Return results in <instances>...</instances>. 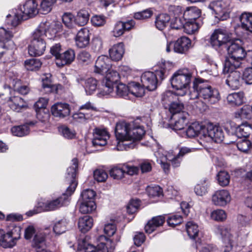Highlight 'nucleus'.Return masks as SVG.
<instances>
[{"instance_id": "f257e3e1", "label": "nucleus", "mask_w": 252, "mask_h": 252, "mask_svg": "<svg viewBox=\"0 0 252 252\" xmlns=\"http://www.w3.org/2000/svg\"><path fill=\"white\" fill-rule=\"evenodd\" d=\"M62 25L60 23H50L43 21L33 32L31 44L29 46V53L31 56L42 55L46 49L45 37L54 38L58 32L62 30Z\"/></svg>"}, {"instance_id": "f03ea898", "label": "nucleus", "mask_w": 252, "mask_h": 252, "mask_svg": "<svg viewBox=\"0 0 252 252\" xmlns=\"http://www.w3.org/2000/svg\"><path fill=\"white\" fill-rule=\"evenodd\" d=\"M145 134L142 126L135 125L134 122L128 123L120 122L116 124L115 135L119 141L118 142V150L134 148L136 142L140 140Z\"/></svg>"}, {"instance_id": "7ed1b4c3", "label": "nucleus", "mask_w": 252, "mask_h": 252, "mask_svg": "<svg viewBox=\"0 0 252 252\" xmlns=\"http://www.w3.org/2000/svg\"><path fill=\"white\" fill-rule=\"evenodd\" d=\"M78 162L77 159L74 158L71 161V165L67 169L66 180L69 186L66 189V192L57 198L39 203V207L43 211H54L66 205L68 202V196L73 193L77 185L75 178Z\"/></svg>"}, {"instance_id": "20e7f679", "label": "nucleus", "mask_w": 252, "mask_h": 252, "mask_svg": "<svg viewBox=\"0 0 252 252\" xmlns=\"http://www.w3.org/2000/svg\"><path fill=\"white\" fill-rule=\"evenodd\" d=\"M189 96L191 99L201 98L210 104L216 103L220 98L218 90L201 79H195L193 81L192 90L189 93Z\"/></svg>"}, {"instance_id": "39448f33", "label": "nucleus", "mask_w": 252, "mask_h": 252, "mask_svg": "<svg viewBox=\"0 0 252 252\" xmlns=\"http://www.w3.org/2000/svg\"><path fill=\"white\" fill-rule=\"evenodd\" d=\"M227 52L228 58L224 63L225 67L231 70L240 67L246 55L244 48L238 43L233 42L228 46Z\"/></svg>"}, {"instance_id": "423d86ee", "label": "nucleus", "mask_w": 252, "mask_h": 252, "mask_svg": "<svg viewBox=\"0 0 252 252\" xmlns=\"http://www.w3.org/2000/svg\"><path fill=\"white\" fill-rule=\"evenodd\" d=\"M169 74V70L166 68V65L163 63L161 65L159 70L155 72L146 71L142 74L141 81L143 87L149 91H154L157 87L158 80H162Z\"/></svg>"}, {"instance_id": "0eeeda50", "label": "nucleus", "mask_w": 252, "mask_h": 252, "mask_svg": "<svg viewBox=\"0 0 252 252\" xmlns=\"http://www.w3.org/2000/svg\"><path fill=\"white\" fill-rule=\"evenodd\" d=\"M192 74L188 69H184L176 71L170 79L172 87L180 91L177 93L178 95L186 94L191 81Z\"/></svg>"}, {"instance_id": "6e6552de", "label": "nucleus", "mask_w": 252, "mask_h": 252, "mask_svg": "<svg viewBox=\"0 0 252 252\" xmlns=\"http://www.w3.org/2000/svg\"><path fill=\"white\" fill-rule=\"evenodd\" d=\"M38 3L35 0H28L21 5L14 13V18L11 22L13 27L17 26L21 20H25L38 13Z\"/></svg>"}, {"instance_id": "1a4fd4ad", "label": "nucleus", "mask_w": 252, "mask_h": 252, "mask_svg": "<svg viewBox=\"0 0 252 252\" xmlns=\"http://www.w3.org/2000/svg\"><path fill=\"white\" fill-rule=\"evenodd\" d=\"M209 8L216 15V17L220 20L229 18L232 6L231 0H220L211 2Z\"/></svg>"}, {"instance_id": "9d476101", "label": "nucleus", "mask_w": 252, "mask_h": 252, "mask_svg": "<svg viewBox=\"0 0 252 252\" xmlns=\"http://www.w3.org/2000/svg\"><path fill=\"white\" fill-rule=\"evenodd\" d=\"M203 140L207 142L214 141L216 143L221 142L224 139V133L221 127L213 125H208L205 126L202 131Z\"/></svg>"}, {"instance_id": "9b49d317", "label": "nucleus", "mask_w": 252, "mask_h": 252, "mask_svg": "<svg viewBox=\"0 0 252 252\" xmlns=\"http://www.w3.org/2000/svg\"><path fill=\"white\" fill-rule=\"evenodd\" d=\"M228 32L225 29L216 30L210 38L211 45L215 49H218L225 44L229 40Z\"/></svg>"}, {"instance_id": "f8f14e48", "label": "nucleus", "mask_w": 252, "mask_h": 252, "mask_svg": "<svg viewBox=\"0 0 252 252\" xmlns=\"http://www.w3.org/2000/svg\"><path fill=\"white\" fill-rule=\"evenodd\" d=\"M231 200L230 192L226 189L216 191L212 196V203L215 206L224 207L229 204Z\"/></svg>"}, {"instance_id": "ddd939ff", "label": "nucleus", "mask_w": 252, "mask_h": 252, "mask_svg": "<svg viewBox=\"0 0 252 252\" xmlns=\"http://www.w3.org/2000/svg\"><path fill=\"white\" fill-rule=\"evenodd\" d=\"M93 135L92 145L94 147L98 149L106 145L109 135L105 129L96 128L94 129Z\"/></svg>"}, {"instance_id": "4468645a", "label": "nucleus", "mask_w": 252, "mask_h": 252, "mask_svg": "<svg viewBox=\"0 0 252 252\" xmlns=\"http://www.w3.org/2000/svg\"><path fill=\"white\" fill-rule=\"evenodd\" d=\"M19 231V228H15L6 234H3L2 230H0V245L3 248H12L15 245L19 236H15L13 231Z\"/></svg>"}, {"instance_id": "2eb2a0df", "label": "nucleus", "mask_w": 252, "mask_h": 252, "mask_svg": "<svg viewBox=\"0 0 252 252\" xmlns=\"http://www.w3.org/2000/svg\"><path fill=\"white\" fill-rule=\"evenodd\" d=\"M233 70H227L224 65V71L230 72L226 80V84L233 90L238 89L241 86V74L239 71Z\"/></svg>"}, {"instance_id": "dca6fc26", "label": "nucleus", "mask_w": 252, "mask_h": 252, "mask_svg": "<svg viewBox=\"0 0 252 252\" xmlns=\"http://www.w3.org/2000/svg\"><path fill=\"white\" fill-rule=\"evenodd\" d=\"M51 111L55 117L63 118L70 114V108L67 103H56L52 106Z\"/></svg>"}, {"instance_id": "f3484780", "label": "nucleus", "mask_w": 252, "mask_h": 252, "mask_svg": "<svg viewBox=\"0 0 252 252\" xmlns=\"http://www.w3.org/2000/svg\"><path fill=\"white\" fill-rule=\"evenodd\" d=\"M110 60L106 56H100L97 59L95 63L94 72L101 74H104L111 67Z\"/></svg>"}, {"instance_id": "a211bd4d", "label": "nucleus", "mask_w": 252, "mask_h": 252, "mask_svg": "<svg viewBox=\"0 0 252 252\" xmlns=\"http://www.w3.org/2000/svg\"><path fill=\"white\" fill-rule=\"evenodd\" d=\"M215 232L221 238L224 243L230 246L229 247H228V250L229 248H231L233 236L231 233L230 229L228 227L223 225L217 226L216 228Z\"/></svg>"}, {"instance_id": "6ab92c4d", "label": "nucleus", "mask_w": 252, "mask_h": 252, "mask_svg": "<svg viewBox=\"0 0 252 252\" xmlns=\"http://www.w3.org/2000/svg\"><path fill=\"white\" fill-rule=\"evenodd\" d=\"M48 99L45 97L40 98L34 104V107L37 112V118L42 122L46 121L49 117L48 113L44 112L46 107Z\"/></svg>"}, {"instance_id": "aec40b11", "label": "nucleus", "mask_w": 252, "mask_h": 252, "mask_svg": "<svg viewBox=\"0 0 252 252\" xmlns=\"http://www.w3.org/2000/svg\"><path fill=\"white\" fill-rule=\"evenodd\" d=\"M75 43L79 48L86 47L90 42V31L86 28L81 29L77 32L75 38Z\"/></svg>"}, {"instance_id": "412c9836", "label": "nucleus", "mask_w": 252, "mask_h": 252, "mask_svg": "<svg viewBox=\"0 0 252 252\" xmlns=\"http://www.w3.org/2000/svg\"><path fill=\"white\" fill-rule=\"evenodd\" d=\"M190 47V40L185 36L180 37L174 42V51L176 53H186Z\"/></svg>"}, {"instance_id": "4be33fe9", "label": "nucleus", "mask_w": 252, "mask_h": 252, "mask_svg": "<svg viewBox=\"0 0 252 252\" xmlns=\"http://www.w3.org/2000/svg\"><path fill=\"white\" fill-rule=\"evenodd\" d=\"M12 36L11 32L2 27L0 28V47L8 49L12 46L13 43L11 41Z\"/></svg>"}, {"instance_id": "5701e85b", "label": "nucleus", "mask_w": 252, "mask_h": 252, "mask_svg": "<svg viewBox=\"0 0 252 252\" xmlns=\"http://www.w3.org/2000/svg\"><path fill=\"white\" fill-rule=\"evenodd\" d=\"M125 53V46L123 43L114 45L109 50V56L111 60L115 61L121 60Z\"/></svg>"}, {"instance_id": "b1692460", "label": "nucleus", "mask_w": 252, "mask_h": 252, "mask_svg": "<svg viewBox=\"0 0 252 252\" xmlns=\"http://www.w3.org/2000/svg\"><path fill=\"white\" fill-rule=\"evenodd\" d=\"M165 221V217L163 216H158L153 217L149 220L145 226V232L150 234L152 233L158 227L162 225Z\"/></svg>"}, {"instance_id": "393cba45", "label": "nucleus", "mask_w": 252, "mask_h": 252, "mask_svg": "<svg viewBox=\"0 0 252 252\" xmlns=\"http://www.w3.org/2000/svg\"><path fill=\"white\" fill-rule=\"evenodd\" d=\"M188 114L185 112H182L177 116L172 117L175 120L174 124H172V126L174 130H179L184 129L188 123L187 117Z\"/></svg>"}, {"instance_id": "a878e982", "label": "nucleus", "mask_w": 252, "mask_h": 252, "mask_svg": "<svg viewBox=\"0 0 252 252\" xmlns=\"http://www.w3.org/2000/svg\"><path fill=\"white\" fill-rule=\"evenodd\" d=\"M75 54L73 50L69 49L61 55L59 59L56 61V64L61 67L65 64H70L75 59Z\"/></svg>"}, {"instance_id": "bb28decb", "label": "nucleus", "mask_w": 252, "mask_h": 252, "mask_svg": "<svg viewBox=\"0 0 252 252\" xmlns=\"http://www.w3.org/2000/svg\"><path fill=\"white\" fill-rule=\"evenodd\" d=\"M184 30L188 34H191L197 32L199 28L203 25L202 19H198L197 21H185Z\"/></svg>"}, {"instance_id": "cd10ccee", "label": "nucleus", "mask_w": 252, "mask_h": 252, "mask_svg": "<svg viewBox=\"0 0 252 252\" xmlns=\"http://www.w3.org/2000/svg\"><path fill=\"white\" fill-rule=\"evenodd\" d=\"M205 126L198 124L193 123L190 125L186 131V135L188 137L192 138L199 135L200 138L203 139L202 131H204Z\"/></svg>"}, {"instance_id": "c85d7f7f", "label": "nucleus", "mask_w": 252, "mask_h": 252, "mask_svg": "<svg viewBox=\"0 0 252 252\" xmlns=\"http://www.w3.org/2000/svg\"><path fill=\"white\" fill-rule=\"evenodd\" d=\"M201 10L196 7H188L184 11L183 18L184 21H197L198 19H202L200 17Z\"/></svg>"}, {"instance_id": "c756f323", "label": "nucleus", "mask_w": 252, "mask_h": 252, "mask_svg": "<svg viewBox=\"0 0 252 252\" xmlns=\"http://www.w3.org/2000/svg\"><path fill=\"white\" fill-rule=\"evenodd\" d=\"M90 13L89 10L87 9L83 8L77 12L74 19V22L80 26H84L88 23Z\"/></svg>"}, {"instance_id": "7c9ffc66", "label": "nucleus", "mask_w": 252, "mask_h": 252, "mask_svg": "<svg viewBox=\"0 0 252 252\" xmlns=\"http://www.w3.org/2000/svg\"><path fill=\"white\" fill-rule=\"evenodd\" d=\"M93 225V219L89 216L81 217L78 220V226L83 233L88 231Z\"/></svg>"}, {"instance_id": "2f4dec72", "label": "nucleus", "mask_w": 252, "mask_h": 252, "mask_svg": "<svg viewBox=\"0 0 252 252\" xmlns=\"http://www.w3.org/2000/svg\"><path fill=\"white\" fill-rule=\"evenodd\" d=\"M243 29L252 33V13L244 12L240 18Z\"/></svg>"}, {"instance_id": "473e14b6", "label": "nucleus", "mask_w": 252, "mask_h": 252, "mask_svg": "<svg viewBox=\"0 0 252 252\" xmlns=\"http://www.w3.org/2000/svg\"><path fill=\"white\" fill-rule=\"evenodd\" d=\"M32 246L36 252H51L45 249V238L42 234H36L33 239Z\"/></svg>"}, {"instance_id": "72a5a7b5", "label": "nucleus", "mask_w": 252, "mask_h": 252, "mask_svg": "<svg viewBox=\"0 0 252 252\" xmlns=\"http://www.w3.org/2000/svg\"><path fill=\"white\" fill-rule=\"evenodd\" d=\"M99 240L101 242L97 245L95 252H108V247L112 249L114 248L115 246L112 245L113 242L109 238L101 235L99 237Z\"/></svg>"}, {"instance_id": "f704fd0d", "label": "nucleus", "mask_w": 252, "mask_h": 252, "mask_svg": "<svg viewBox=\"0 0 252 252\" xmlns=\"http://www.w3.org/2000/svg\"><path fill=\"white\" fill-rule=\"evenodd\" d=\"M237 119H251L252 118V108L251 105H245L234 113Z\"/></svg>"}, {"instance_id": "c9c22d12", "label": "nucleus", "mask_w": 252, "mask_h": 252, "mask_svg": "<svg viewBox=\"0 0 252 252\" xmlns=\"http://www.w3.org/2000/svg\"><path fill=\"white\" fill-rule=\"evenodd\" d=\"M244 94L243 92L229 94L227 97L228 103L231 105H240L244 101Z\"/></svg>"}, {"instance_id": "e433bc0d", "label": "nucleus", "mask_w": 252, "mask_h": 252, "mask_svg": "<svg viewBox=\"0 0 252 252\" xmlns=\"http://www.w3.org/2000/svg\"><path fill=\"white\" fill-rule=\"evenodd\" d=\"M170 20L169 15L165 13L160 14L156 18L155 26L158 30L162 31L166 28Z\"/></svg>"}, {"instance_id": "4c0bfd02", "label": "nucleus", "mask_w": 252, "mask_h": 252, "mask_svg": "<svg viewBox=\"0 0 252 252\" xmlns=\"http://www.w3.org/2000/svg\"><path fill=\"white\" fill-rule=\"evenodd\" d=\"M51 76L50 74H47L44 75L42 77V88L46 93L57 92L56 86L52 83Z\"/></svg>"}, {"instance_id": "58836bf2", "label": "nucleus", "mask_w": 252, "mask_h": 252, "mask_svg": "<svg viewBox=\"0 0 252 252\" xmlns=\"http://www.w3.org/2000/svg\"><path fill=\"white\" fill-rule=\"evenodd\" d=\"M129 94L136 97H141L145 93L143 86H141L139 83L132 82L129 84Z\"/></svg>"}, {"instance_id": "ea45409f", "label": "nucleus", "mask_w": 252, "mask_h": 252, "mask_svg": "<svg viewBox=\"0 0 252 252\" xmlns=\"http://www.w3.org/2000/svg\"><path fill=\"white\" fill-rule=\"evenodd\" d=\"M252 130L251 126L248 123H244L236 128L235 133L238 137L246 138L249 136Z\"/></svg>"}, {"instance_id": "a19ab883", "label": "nucleus", "mask_w": 252, "mask_h": 252, "mask_svg": "<svg viewBox=\"0 0 252 252\" xmlns=\"http://www.w3.org/2000/svg\"><path fill=\"white\" fill-rule=\"evenodd\" d=\"M96 208L94 201L83 200L80 205L79 211L82 214H88L92 212Z\"/></svg>"}, {"instance_id": "79ce46f5", "label": "nucleus", "mask_w": 252, "mask_h": 252, "mask_svg": "<svg viewBox=\"0 0 252 252\" xmlns=\"http://www.w3.org/2000/svg\"><path fill=\"white\" fill-rule=\"evenodd\" d=\"M97 81L93 78H89L85 81L84 88L88 95L93 94L97 89Z\"/></svg>"}, {"instance_id": "37998d69", "label": "nucleus", "mask_w": 252, "mask_h": 252, "mask_svg": "<svg viewBox=\"0 0 252 252\" xmlns=\"http://www.w3.org/2000/svg\"><path fill=\"white\" fill-rule=\"evenodd\" d=\"M186 231L190 239H195L199 233L198 226L192 221H189L186 224Z\"/></svg>"}, {"instance_id": "c03bdc74", "label": "nucleus", "mask_w": 252, "mask_h": 252, "mask_svg": "<svg viewBox=\"0 0 252 252\" xmlns=\"http://www.w3.org/2000/svg\"><path fill=\"white\" fill-rule=\"evenodd\" d=\"M105 75V79L103 80L105 82L109 84L113 85L118 81L120 78V74L117 71L109 68V70L104 73Z\"/></svg>"}, {"instance_id": "a18cd8bd", "label": "nucleus", "mask_w": 252, "mask_h": 252, "mask_svg": "<svg viewBox=\"0 0 252 252\" xmlns=\"http://www.w3.org/2000/svg\"><path fill=\"white\" fill-rule=\"evenodd\" d=\"M11 131L13 135L21 137L29 133V127L27 125L15 126L11 128Z\"/></svg>"}, {"instance_id": "49530a36", "label": "nucleus", "mask_w": 252, "mask_h": 252, "mask_svg": "<svg viewBox=\"0 0 252 252\" xmlns=\"http://www.w3.org/2000/svg\"><path fill=\"white\" fill-rule=\"evenodd\" d=\"M125 171L123 167L114 166L109 170V174L114 179L121 180L124 177Z\"/></svg>"}, {"instance_id": "de8ad7c7", "label": "nucleus", "mask_w": 252, "mask_h": 252, "mask_svg": "<svg viewBox=\"0 0 252 252\" xmlns=\"http://www.w3.org/2000/svg\"><path fill=\"white\" fill-rule=\"evenodd\" d=\"M210 217L215 221H223L226 220L227 215L223 210L218 209L211 212Z\"/></svg>"}, {"instance_id": "09e8293b", "label": "nucleus", "mask_w": 252, "mask_h": 252, "mask_svg": "<svg viewBox=\"0 0 252 252\" xmlns=\"http://www.w3.org/2000/svg\"><path fill=\"white\" fill-rule=\"evenodd\" d=\"M25 105V102L21 97L14 96L12 98V103L10 104V107L13 110L19 112Z\"/></svg>"}, {"instance_id": "8fccbe9b", "label": "nucleus", "mask_w": 252, "mask_h": 252, "mask_svg": "<svg viewBox=\"0 0 252 252\" xmlns=\"http://www.w3.org/2000/svg\"><path fill=\"white\" fill-rule=\"evenodd\" d=\"M217 178L219 184L222 187L226 186L229 184L230 176L226 171H220L217 175Z\"/></svg>"}, {"instance_id": "3c124183", "label": "nucleus", "mask_w": 252, "mask_h": 252, "mask_svg": "<svg viewBox=\"0 0 252 252\" xmlns=\"http://www.w3.org/2000/svg\"><path fill=\"white\" fill-rule=\"evenodd\" d=\"M184 108L183 104L178 101L172 102L169 106V110L172 114V117H174L179 114H181V113L183 112V110Z\"/></svg>"}, {"instance_id": "603ef678", "label": "nucleus", "mask_w": 252, "mask_h": 252, "mask_svg": "<svg viewBox=\"0 0 252 252\" xmlns=\"http://www.w3.org/2000/svg\"><path fill=\"white\" fill-rule=\"evenodd\" d=\"M113 85L109 84L103 81L101 88L99 89V91L97 95L101 97L106 95H111L113 91Z\"/></svg>"}, {"instance_id": "864d4df0", "label": "nucleus", "mask_w": 252, "mask_h": 252, "mask_svg": "<svg viewBox=\"0 0 252 252\" xmlns=\"http://www.w3.org/2000/svg\"><path fill=\"white\" fill-rule=\"evenodd\" d=\"M116 95L120 97H125L129 94L128 86H126L123 83H119L116 87Z\"/></svg>"}, {"instance_id": "5fc2aeb1", "label": "nucleus", "mask_w": 252, "mask_h": 252, "mask_svg": "<svg viewBox=\"0 0 252 252\" xmlns=\"http://www.w3.org/2000/svg\"><path fill=\"white\" fill-rule=\"evenodd\" d=\"M79 63L88 64L92 61V56L90 53L85 50L81 51L77 56Z\"/></svg>"}, {"instance_id": "6e6d98bb", "label": "nucleus", "mask_w": 252, "mask_h": 252, "mask_svg": "<svg viewBox=\"0 0 252 252\" xmlns=\"http://www.w3.org/2000/svg\"><path fill=\"white\" fill-rule=\"evenodd\" d=\"M67 222L65 220H61L56 222L53 226V231L56 234L60 235L66 230Z\"/></svg>"}, {"instance_id": "4d7b16f0", "label": "nucleus", "mask_w": 252, "mask_h": 252, "mask_svg": "<svg viewBox=\"0 0 252 252\" xmlns=\"http://www.w3.org/2000/svg\"><path fill=\"white\" fill-rule=\"evenodd\" d=\"M153 14V10L149 8L135 13L133 16L136 20H145L150 18Z\"/></svg>"}, {"instance_id": "13d9d810", "label": "nucleus", "mask_w": 252, "mask_h": 252, "mask_svg": "<svg viewBox=\"0 0 252 252\" xmlns=\"http://www.w3.org/2000/svg\"><path fill=\"white\" fill-rule=\"evenodd\" d=\"M56 1V0H42L40 3V10L44 14L49 13Z\"/></svg>"}, {"instance_id": "bf43d9fd", "label": "nucleus", "mask_w": 252, "mask_h": 252, "mask_svg": "<svg viewBox=\"0 0 252 252\" xmlns=\"http://www.w3.org/2000/svg\"><path fill=\"white\" fill-rule=\"evenodd\" d=\"M92 116V115L90 113L79 110L78 112L73 114L72 117L74 120L78 122H83L86 120L91 118Z\"/></svg>"}, {"instance_id": "052dcab7", "label": "nucleus", "mask_w": 252, "mask_h": 252, "mask_svg": "<svg viewBox=\"0 0 252 252\" xmlns=\"http://www.w3.org/2000/svg\"><path fill=\"white\" fill-rule=\"evenodd\" d=\"M148 194L150 197L160 196L162 195V189L158 186H149L147 189Z\"/></svg>"}, {"instance_id": "680f3d73", "label": "nucleus", "mask_w": 252, "mask_h": 252, "mask_svg": "<svg viewBox=\"0 0 252 252\" xmlns=\"http://www.w3.org/2000/svg\"><path fill=\"white\" fill-rule=\"evenodd\" d=\"M208 186V184L204 180L195 186L194 191L197 195L203 196L207 192Z\"/></svg>"}, {"instance_id": "e2e57ef3", "label": "nucleus", "mask_w": 252, "mask_h": 252, "mask_svg": "<svg viewBox=\"0 0 252 252\" xmlns=\"http://www.w3.org/2000/svg\"><path fill=\"white\" fill-rule=\"evenodd\" d=\"M25 65L28 70H34L41 66V63L38 59H32L26 61Z\"/></svg>"}, {"instance_id": "0e129e2a", "label": "nucleus", "mask_w": 252, "mask_h": 252, "mask_svg": "<svg viewBox=\"0 0 252 252\" xmlns=\"http://www.w3.org/2000/svg\"><path fill=\"white\" fill-rule=\"evenodd\" d=\"M140 206V201L138 199H131L126 206L127 212L129 215H132L137 212Z\"/></svg>"}, {"instance_id": "69168bd1", "label": "nucleus", "mask_w": 252, "mask_h": 252, "mask_svg": "<svg viewBox=\"0 0 252 252\" xmlns=\"http://www.w3.org/2000/svg\"><path fill=\"white\" fill-rule=\"evenodd\" d=\"M237 147L240 151L247 153L251 149L252 143L250 141L245 139L238 141L237 143Z\"/></svg>"}, {"instance_id": "338daca9", "label": "nucleus", "mask_w": 252, "mask_h": 252, "mask_svg": "<svg viewBox=\"0 0 252 252\" xmlns=\"http://www.w3.org/2000/svg\"><path fill=\"white\" fill-rule=\"evenodd\" d=\"M60 131L62 133V135L66 139H72L75 137V131L70 129L66 126H63L60 128Z\"/></svg>"}, {"instance_id": "774afa93", "label": "nucleus", "mask_w": 252, "mask_h": 252, "mask_svg": "<svg viewBox=\"0 0 252 252\" xmlns=\"http://www.w3.org/2000/svg\"><path fill=\"white\" fill-rule=\"evenodd\" d=\"M94 177L95 180L98 182H103L108 178L107 173L103 169H96L94 172Z\"/></svg>"}]
</instances>
